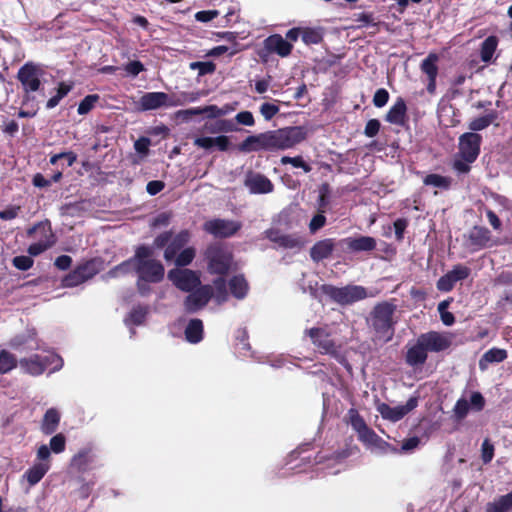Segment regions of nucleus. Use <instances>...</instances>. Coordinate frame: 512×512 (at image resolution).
<instances>
[{"label":"nucleus","instance_id":"53","mask_svg":"<svg viewBox=\"0 0 512 512\" xmlns=\"http://www.w3.org/2000/svg\"><path fill=\"white\" fill-rule=\"evenodd\" d=\"M494 457V446L489 441V439H485L482 443L481 447V458L484 463H489Z\"/></svg>","mask_w":512,"mask_h":512},{"label":"nucleus","instance_id":"35","mask_svg":"<svg viewBox=\"0 0 512 512\" xmlns=\"http://www.w3.org/2000/svg\"><path fill=\"white\" fill-rule=\"evenodd\" d=\"M49 463L40 462L33 465L25 474L30 485L37 484L49 470Z\"/></svg>","mask_w":512,"mask_h":512},{"label":"nucleus","instance_id":"3","mask_svg":"<svg viewBox=\"0 0 512 512\" xmlns=\"http://www.w3.org/2000/svg\"><path fill=\"white\" fill-rule=\"evenodd\" d=\"M214 289L215 292H213V288L211 286L204 285L193 292L191 291L184 301L186 310L189 312H195L203 308L212 297H214L218 304L226 301V284L222 278H218L214 281Z\"/></svg>","mask_w":512,"mask_h":512},{"label":"nucleus","instance_id":"37","mask_svg":"<svg viewBox=\"0 0 512 512\" xmlns=\"http://www.w3.org/2000/svg\"><path fill=\"white\" fill-rule=\"evenodd\" d=\"M439 57L435 53H430L421 63V70L428 78H437Z\"/></svg>","mask_w":512,"mask_h":512},{"label":"nucleus","instance_id":"52","mask_svg":"<svg viewBox=\"0 0 512 512\" xmlns=\"http://www.w3.org/2000/svg\"><path fill=\"white\" fill-rule=\"evenodd\" d=\"M281 163L282 164H291L296 168H302L306 173L311 171V167L307 163H305L303 161L302 157H300V156H297V157L284 156L281 158Z\"/></svg>","mask_w":512,"mask_h":512},{"label":"nucleus","instance_id":"29","mask_svg":"<svg viewBox=\"0 0 512 512\" xmlns=\"http://www.w3.org/2000/svg\"><path fill=\"white\" fill-rule=\"evenodd\" d=\"M438 119L443 126H455L458 123L453 106L447 101H441L438 106Z\"/></svg>","mask_w":512,"mask_h":512},{"label":"nucleus","instance_id":"15","mask_svg":"<svg viewBox=\"0 0 512 512\" xmlns=\"http://www.w3.org/2000/svg\"><path fill=\"white\" fill-rule=\"evenodd\" d=\"M41 70L33 64H25L18 72V79L26 92H35L40 87Z\"/></svg>","mask_w":512,"mask_h":512},{"label":"nucleus","instance_id":"48","mask_svg":"<svg viewBox=\"0 0 512 512\" xmlns=\"http://www.w3.org/2000/svg\"><path fill=\"white\" fill-rule=\"evenodd\" d=\"M146 314H147L146 308H142V307L135 308L131 311L129 316L126 318L125 322L128 325L129 324L139 325L144 321Z\"/></svg>","mask_w":512,"mask_h":512},{"label":"nucleus","instance_id":"8","mask_svg":"<svg viewBox=\"0 0 512 512\" xmlns=\"http://www.w3.org/2000/svg\"><path fill=\"white\" fill-rule=\"evenodd\" d=\"M418 406V398L411 397L408 401L403 405L398 406H390L386 403H378L377 411L380 413L383 419L397 422L401 420L405 415L414 410Z\"/></svg>","mask_w":512,"mask_h":512},{"label":"nucleus","instance_id":"28","mask_svg":"<svg viewBox=\"0 0 512 512\" xmlns=\"http://www.w3.org/2000/svg\"><path fill=\"white\" fill-rule=\"evenodd\" d=\"M334 249V242L332 239H324L318 241L313 245L310 250L311 258L318 262L330 256Z\"/></svg>","mask_w":512,"mask_h":512},{"label":"nucleus","instance_id":"33","mask_svg":"<svg viewBox=\"0 0 512 512\" xmlns=\"http://www.w3.org/2000/svg\"><path fill=\"white\" fill-rule=\"evenodd\" d=\"M185 337L190 343H198L203 338V323L199 319L191 320L186 329Z\"/></svg>","mask_w":512,"mask_h":512},{"label":"nucleus","instance_id":"50","mask_svg":"<svg viewBox=\"0 0 512 512\" xmlns=\"http://www.w3.org/2000/svg\"><path fill=\"white\" fill-rule=\"evenodd\" d=\"M470 409L471 407L468 400L465 398H460L456 402L453 411L457 419H463L467 416Z\"/></svg>","mask_w":512,"mask_h":512},{"label":"nucleus","instance_id":"27","mask_svg":"<svg viewBox=\"0 0 512 512\" xmlns=\"http://www.w3.org/2000/svg\"><path fill=\"white\" fill-rule=\"evenodd\" d=\"M341 244L352 251H371L376 247L375 239L369 236H361L358 238L349 237L342 240Z\"/></svg>","mask_w":512,"mask_h":512},{"label":"nucleus","instance_id":"56","mask_svg":"<svg viewBox=\"0 0 512 512\" xmlns=\"http://www.w3.org/2000/svg\"><path fill=\"white\" fill-rule=\"evenodd\" d=\"M50 447L54 453H61L65 449V437L62 434L53 436L50 440Z\"/></svg>","mask_w":512,"mask_h":512},{"label":"nucleus","instance_id":"44","mask_svg":"<svg viewBox=\"0 0 512 512\" xmlns=\"http://www.w3.org/2000/svg\"><path fill=\"white\" fill-rule=\"evenodd\" d=\"M350 424L353 429L358 433V435L366 430L368 426L366 425L363 418L358 414V412L354 409H351L348 413Z\"/></svg>","mask_w":512,"mask_h":512},{"label":"nucleus","instance_id":"63","mask_svg":"<svg viewBox=\"0 0 512 512\" xmlns=\"http://www.w3.org/2000/svg\"><path fill=\"white\" fill-rule=\"evenodd\" d=\"M124 69L128 74L132 76H137L140 72L144 70V66L139 61H132L126 64Z\"/></svg>","mask_w":512,"mask_h":512},{"label":"nucleus","instance_id":"32","mask_svg":"<svg viewBox=\"0 0 512 512\" xmlns=\"http://www.w3.org/2000/svg\"><path fill=\"white\" fill-rule=\"evenodd\" d=\"M507 358V352L504 349L492 348L486 351L479 361L481 370H485L490 363H499Z\"/></svg>","mask_w":512,"mask_h":512},{"label":"nucleus","instance_id":"6","mask_svg":"<svg viewBox=\"0 0 512 512\" xmlns=\"http://www.w3.org/2000/svg\"><path fill=\"white\" fill-rule=\"evenodd\" d=\"M272 132L273 150L289 149L299 144L306 138V132L302 127L294 126L279 129Z\"/></svg>","mask_w":512,"mask_h":512},{"label":"nucleus","instance_id":"20","mask_svg":"<svg viewBox=\"0 0 512 512\" xmlns=\"http://www.w3.org/2000/svg\"><path fill=\"white\" fill-rule=\"evenodd\" d=\"M267 238L285 249H300L303 245V240L297 235L282 234L277 230H268L266 232Z\"/></svg>","mask_w":512,"mask_h":512},{"label":"nucleus","instance_id":"18","mask_svg":"<svg viewBox=\"0 0 512 512\" xmlns=\"http://www.w3.org/2000/svg\"><path fill=\"white\" fill-rule=\"evenodd\" d=\"M98 269L96 261L87 262L84 265L79 266L72 274L65 278V285H78L93 277L98 272Z\"/></svg>","mask_w":512,"mask_h":512},{"label":"nucleus","instance_id":"26","mask_svg":"<svg viewBox=\"0 0 512 512\" xmlns=\"http://www.w3.org/2000/svg\"><path fill=\"white\" fill-rule=\"evenodd\" d=\"M194 145L205 150H210L211 148L216 147L220 151H226L229 148L230 141L225 135L217 137L205 136L195 138Z\"/></svg>","mask_w":512,"mask_h":512},{"label":"nucleus","instance_id":"41","mask_svg":"<svg viewBox=\"0 0 512 512\" xmlns=\"http://www.w3.org/2000/svg\"><path fill=\"white\" fill-rule=\"evenodd\" d=\"M231 293L236 298H243L247 292V283L242 276H235L229 283Z\"/></svg>","mask_w":512,"mask_h":512},{"label":"nucleus","instance_id":"39","mask_svg":"<svg viewBox=\"0 0 512 512\" xmlns=\"http://www.w3.org/2000/svg\"><path fill=\"white\" fill-rule=\"evenodd\" d=\"M199 97H200L199 92H183L175 97L169 96V106L175 107V106L185 105L187 103H192V102L197 101L199 99Z\"/></svg>","mask_w":512,"mask_h":512},{"label":"nucleus","instance_id":"60","mask_svg":"<svg viewBox=\"0 0 512 512\" xmlns=\"http://www.w3.org/2000/svg\"><path fill=\"white\" fill-rule=\"evenodd\" d=\"M326 218L323 214L319 213L315 215L309 224V229L312 233L316 232L325 225Z\"/></svg>","mask_w":512,"mask_h":512},{"label":"nucleus","instance_id":"4","mask_svg":"<svg viewBox=\"0 0 512 512\" xmlns=\"http://www.w3.org/2000/svg\"><path fill=\"white\" fill-rule=\"evenodd\" d=\"M62 364V359L54 353H49L44 357L33 355L29 358H23L19 361L20 368L25 373L33 376L42 374L49 366H52V370L54 371L59 370L62 367Z\"/></svg>","mask_w":512,"mask_h":512},{"label":"nucleus","instance_id":"36","mask_svg":"<svg viewBox=\"0 0 512 512\" xmlns=\"http://www.w3.org/2000/svg\"><path fill=\"white\" fill-rule=\"evenodd\" d=\"M60 421V415L54 408L48 409L44 415L42 422V431L45 434H52Z\"/></svg>","mask_w":512,"mask_h":512},{"label":"nucleus","instance_id":"43","mask_svg":"<svg viewBox=\"0 0 512 512\" xmlns=\"http://www.w3.org/2000/svg\"><path fill=\"white\" fill-rule=\"evenodd\" d=\"M450 179L438 174L427 175L424 179L426 185L447 189L450 186Z\"/></svg>","mask_w":512,"mask_h":512},{"label":"nucleus","instance_id":"64","mask_svg":"<svg viewBox=\"0 0 512 512\" xmlns=\"http://www.w3.org/2000/svg\"><path fill=\"white\" fill-rule=\"evenodd\" d=\"M163 188L164 183L158 180L150 181L146 186V190L150 195H156L157 193L162 191Z\"/></svg>","mask_w":512,"mask_h":512},{"label":"nucleus","instance_id":"59","mask_svg":"<svg viewBox=\"0 0 512 512\" xmlns=\"http://www.w3.org/2000/svg\"><path fill=\"white\" fill-rule=\"evenodd\" d=\"M473 161L463 159L461 156L456 158L453 163L454 169L459 173H467L470 170V164Z\"/></svg>","mask_w":512,"mask_h":512},{"label":"nucleus","instance_id":"57","mask_svg":"<svg viewBox=\"0 0 512 512\" xmlns=\"http://www.w3.org/2000/svg\"><path fill=\"white\" fill-rule=\"evenodd\" d=\"M235 119L239 124L245 126H253L255 124L254 116L250 111L239 112Z\"/></svg>","mask_w":512,"mask_h":512},{"label":"nucleus","instance_id":"54","mask_svg":"<svg viewBox=\"0 0 512 512\" xmlns=\"http://www.w3.org/2000/svg\"><path fill=\"white\" fill-rule=\"evenodd\" d=\"M13 265L19 270L26 271L32 267L33 260L29 256H16Z\"/></svg>","mask_w":512,"mask_h":512},{"label":"nucleus","instance_id":"38","mask_svg":"<svg viewBox=\"0 0 512 512\" xmlns=\"http://www.w3.org/2000/svg\"><path fill=\"white\" fill-rule=\"evenodd\" d=\"M498 46V39L496 36H489L484 40L481 45V60L483 62H489Z\"/></svg>","mask_w":512,"mask_h":512},{"label":"nucleus","instance_id":"31","mask_svg":"<svg viewBox=\"0 0 512 512\" xmlns=\"http://www.w3.org/2000/svg\"><path fill=\"white\" fill-rule=\"evenodd\" d=\"M471 244L476 248H483L491 241L490 231L484 227H474L469 234Z\"/></svg>","mask_w":512,"mask_h":512},{"label":"nucleus","instance_id":"11","mask_svg":"<svg viewBox=\"0 0 512 512\" xmlns=\"http://www.w3.org/2000/svg\"><path fill=\"white\" fill-rule=\"evenodd\" d=\"M36 232H40L44 239L33 243L29 246L28 252L31 256H37L50 248L54 244V236L48 223L40 222L33 228L29 229L28 235H33Z\"/></svg>","mask_w":512,"mask_h":512},{"label":"nucleus","instance_id":"19","mask_svg":"<svg viewBox=\"0 0 512 512\" xmlns=\"http://www.w3.org/2000/svg\"><path fill=\"white\" fill-rule=\"evenodd\" d=\"M244 184L252 194H266L273 191L272 182L260 173H249Z\"/></svg>","mask_w":512,"mask_h":512},{"label":"nucleus","instance_id":"2","mask_svg":"<svg viewBox=\"0 0 512 512\" xmlns=\"http://www.w3.org/2000/svg\"><path fill=\"white\" fill-rule=\"evenodd\" d=\"M395 306L382 302L377 304L370 316V325L374 330L375 338L381 342H388L394 335Z\"/></svg>","mask_w":512,"mask_h":512},{"label":"nucleus","instance_id":"51","mask_svg":"<svg viewBox=\"0 0 512 512\" xmlns=\"http://www.w3.org/2000/svg\"><path fill=\"white\" fill-rule=\"evenodd\" d=\"M260 113L265 120H271L279 113V106L274 103L265 102L260 106Z\"/></svg>","mask_w":512,"mask_h":512},{"label":"nucleus","instance_id":"24","mask_svg":"<svg viewBox=\"0 0 512 512\" xmlns=\"http://www.w3.org/2000/svg\"><path fill=\"white\" fill-rule=\"evenodd\" d=\"M427 360V350L424 345L420 344L417 338L414 344L407 346L406 362L412 367L422 366Z\"/></svg>","mask_w":512,"mask_h":512},{"label":"nucleus","instance_id":"25","mask_svg":"<svg viewBox=\"0 0 512 512\" xmlns=\"http://www.w3.org/2000/svg\"><path fill=\"white\" fill-rule=\"evenodd\" d=\"M190 234L188 231H181L178 233L168 244L164 252V259L172 261L176 255L184 249V246L189 242Z\"/></svg>","mask_w":512,"mask_h":512},{"label":"nucleus","instance_id":"17","mask_svg":"<svg viewBox=\"0 0 512 512\" xmlns=\"http://www.w3.org/2000/svg\"><path fill=\"white\" fill-rule=\"evenodd\" d=\"M470 274V269L463 265H456L451 271L442 276L437 282V288L440 291L448 292L453 289L456 282L466 279Z\"/></svg>","mask_w":512,"mask_h":512},{"label":"nucleus","instance_id":"12","mask_svg":"<svg viewBox=\"0 0 512 512\" xmlns=\"http://www.w3.org/2000/svg\"><path fill=\"white\" fill-rule=\"evenodd\" d=\"M239 150L244 153L259 150H273L272 132L268 131L247 137L240 143Z\"/></svg>","mask_w":512,"mask_h":512},{"label":"nucleus","instance_id":"30","mask_svg":"<svg viewBox=\"0 0 512 512\" xmlns=\"http://www.w3.org/2000/svg\"><path fill=\"white\" fill-rule=\"evenodd\" d=\"M406 104L403 99L399 98L389 109L386 120L391 124L402 125L406 115Z\"/></svg>","mask_w":512,"mask_h":512},{"label":"nucleus","instance_id":"10","mask_svg":"<svg viewBox=\"0 0 512 512\" xmlns=\"http://www.w3.org/2000/svg\"><path fill=\"white\" fill-rule=\"evenodd\" d=\"M481 136L477 133L469 132L459 138V153L463 159L475 161L480 153Z\"/></svg>","mask_w":512,"mask_h":512},{"label":"nucleus","instance_id":"55","mask_svg":"<svg viewBox=\"0 0 512 512\" xmlns=\"http://www.w3.org/2000/svg\"><path fill=\"white\" fill-rule=\"evenodd\" d=\"M471 409L475 411H481L485 405V399L479 392H473L468 401Z\"/></svg>","mask_w":512,"mask_h":512},{"label":"nucleus","instance_id":"23","mask_svg":"<svg viewBox=\"0 0 512 512\" xmlns=\"http://www.w3.org/2000/svg\"><path fill=\"white\" fill-rule=\"evenodd\" d=\"M265 48L281 57H287L292 51V44L285 40L281 35L274 34L264 41Z\"/></svg>","mask_w":512,"mask_h":512},{"label":"nucleus","instance_id":"9","mask_svg":"<svg viewBox=\"0 0 512 512\" xmlns=\"http://www.w3.org/2000/svg\"><path fill=\"white\" fill-rule=\"evenodd\" d=\"M209 269L212 273L225 274L231 266L232 257L227 249L212 246L207 250Z\"/></svg>","mask_w":512,"mask_h":512},{"label":"nucleus","instance_id":"14","mask_svg":"<svg viewBox=\"0 0 512 512\" xmlns=\"http://www.w3.org/2000/svg\"><path fill=\"white\" fill-rule=\"evenodd\" d=\"M241 227L239 222L214 219L204 224V229L215 237H229L235 234Z\"/></svg>","mask_w":512,"mask_h":512},{"label":"nucleus","instance_id":"13","mask_svg":"<svg viewBox=\"0 0 512 512\" xmlns=\"http://www.w3.org/2000/svg\"><path fill=\"white\" fill-rule=\"evenodd\" d=\"M169 106V95L164 92L144 93L136 102L137 111L155 110Z\"/></svg>","mask_w":512,"mask_h":512},{"label":"nucleus","instance_id":"58","mask_svg":"<svg viewBox=\"0 0 512 512\" xmlns=\"http://www.w3.org/2000/svg\"><path fill=\"white\" fill-rule=\"evenodd\" d=\"M389 99V94L385 89H378L373 97V103L376 107H383Z\"/></svg>","mask_w":512,"mask_h":512},{"label":"nucleus","instance_id":"21","mask_svg":"<svg viewBox=\"0 0 512 512\" xmlns=\"http://www.w3.org/2000/svg\"><path fill=\"white\" fill-rule=\"evenodd\" d=\"M360 441H362L372 451L387 453L389 451H395L390 448V445L381 439L373 430L369 427L358 435Z\"/></svg>","mask_w":512,"mask_h":512},{"label":"nucleus","instance_id":"47","mask_svg":"<svg viewBox=\"0 0 512 512\" xmlns=\"http://www.w3.org/2000/svg\"><path fill=\"white\" fill-rule=\"evenodd\" d=\"M191 70H198L200 76L211 74L215 71L216 66L213 62H192L189 65Z\"/></svg>","mask_w":512,"mask_h":512},{"label":"nucleus","instance_id":"45","mask_svg":"<svg viewBox=\"0 0 512 512\" xmlns=\"http://www.w3.org/2000/svg\"><path fill=\"white\" fill-rule=\"evenodd\" d=\"M99 100V96L96 94L86 96L78 105V113L85 115L90 112Z\"/></svg>","mask_w":512,"mask_h":512},{"label":"nucleus","instance_id":"7","mask_svg":"<svg viewBox=\"0 0 512 512\" xmlns=\"http://www.w3.org/2000/svg\"><path fill=\"white\" fill-rule=\"evenodd\" d=\"M168 279L180 290L191 292L200 285L197 272L189 269L175 268L168 272Z\"/></svg>","mask_w":512,"mask_h":512},{"label":"nucleus","instance_id":"49","mask_svg":"<svg viewBox=\"0 0 512 512\" xmlns=\"http://www.w3.org/2000/svg\"><path fill=\"white\" fill-rule=\"evenodd\" d=\"M302 40L306 44H317L322 40V35L318 30L305 28L302 30Z\"/></svg>","mask_w":512,"mask_h":512},{"label":"nucleus","instance_id":"42","mask_svg":"<svg viewBox=\"0 0 512 512\" xmlns=\"http://www.w3.org/2000/svg\"><path fill=\"white\" fill-rule=\"evenodd\" d=\"M195 257V250L192 247L184 248L173 259L175 265L186 266L189 265Z\"/></svg>","mask_w":512,"mask_h":512},{"label":"nucleus","instance_id":"1","mask_svg":"<svg viewBox=\"0 0 512 512\" xmlns=\"http://www.w3.org/2000/svg\"><path fill=\"white\" fill-rule=\"evenodd\" d=\"M131 270H135L138 274L137 287L142 295L150 292L149 283L160 282L165 273L161 262L154 258L153 249L146 246L139 247L132 259L119 264L110 270L108 275L116 277Z\"/></svg>","mask_w":512,"mask_h":512},{"label":"nucleus","instance_id":"46","mask_svg":"<svg viewBox=\"0 0 512 512\" xmlns=\"http://www.w3.org/2000/svg\"><path fill=\"white\" fill-rule=\"evenodd\" d=\"M494 119H495V116L492 114L476 118L470 122L469 128L472 131L483 130L486 127H488L493 122Z\"/></svg>","mask_w":512,"mask_h":512},{"label":"nucleus","instance_id":"5","mask_svg":"<svg viewBox=\"0 0 512 512\" xmlns=\"http://www.w3.org/2000/svg\"><path fill=\"white\" fill-rule=\"evenodd\" d=\"M324 292L340 305H351L368 297L366 289L359 285H348L344 287L325 286Z\"/></svg>","mask_w":512,"mask_h":512},{"label":"nucleus","instance_id":"22","mask_svg":"<svg viewBox=\"0 0 512 512\" xmlns=\"http://www.w3.org/2000/svg\"><path fill=\"white\" fill-rule=\"evenodd\" d=\"M418 338L420 340V344L424 345L427 352H439L445 350L450 345L448 338L437 332H428L420 335Z\"/></svg>","mask_w":512,"mask_h":512},{"label":"nucleus","instance_id":"40","mask_svg":"<svg viewBox=\"0 0 512 512\" xmlns=\"http://www.w3.org/2000/svg\"><path fill=\"white\" fill-rule=\"evenodd\" d=\"M17 366L16 357L6 350L0 351V374H5Z\"/></svg>","mask_w":512,"mask_h":512},{"label":"nucleus","instance_id":"62","mask_svg":"<svg viewBox=\"0 0 512 512\" xmlns=\"http://www.w3.org/2000/svg\"><path fill=\"white\" fill-rule=\"evenodd\" d=\"M19 211H20L19 206H9L5 210L0 211V219L12 220L18 216Z\"/></svg>","mask_w":512,"mask_h":512},{"label":"nucleus","instance_id":"61","mask_svg":"<svg viewBox=\"0 0 512 512\" xmlns=\"http://www.w3.org/2000/svg\"><path fill=\"white\" fill-rule=\"evenodd\" d=\"M380 129V122L376 119H371L367 122L365 126V135L367 137H374Z\"/></svg>","mask_w":512,"mask_h":512},{"label":"nucleus","instance_id":"34","mask_svg":"<svg viewBox=\"0 0 512 512\" xmlns=\"http://www.w3.org/2000/svg\"><path fill=\"white\" fill-rule=\"evenodd\" d=\"M486 512H512V493H508L494 502L488 503Z\"/></svg>","mask_w":512,"mask_h":512},{"label":"nucleus","instance_id":"16","mask_svg":"<svg viewBox=\"0 0 512 512\" xmlns=\"http://www.w3.org/2000/svg\"><path fill=\"white\" fill-rule=\"evenodd\" d=\"M306 333L311 338L313 344L319 349L321 353L335 355L336 354V346L333 340L330 338V335L326 332V330L322 328H311L306 331Z\"/></svg>","mask_w":512,"mask_h":512}]
</instances>
